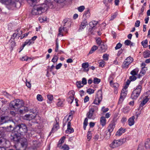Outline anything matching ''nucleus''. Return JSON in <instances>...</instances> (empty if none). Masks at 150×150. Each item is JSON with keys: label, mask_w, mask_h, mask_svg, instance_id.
Segmentation results:
<instances>
[{"label": "nucleus", "mask_w": 150, "mask_h": 150, "mask_svg": "<svg viewBox=\"0 0 150 150\" xmlns=\"http://www.w3.org/2000/svg\"><path fill=\"white\" fill-rule=\"evenodd\" d=\"M13 139L16 142H19L21 143V147L20 149L17 148L16 146L15 147L17 150H25L27 145V139L25 137L21 138V136H22L20 134H19L18 132H15L13 130Z\"/></svg>", "instance_id": "1"}, {"label": "nucleus", "mask_w": 150, "mask_h": 150, "mask_svg": "<svg viewBox=\"0 0 150 150\" xmlns=\"http://www.w3.org/2000/svg\"><path fill=\"white\" fill-rule=\"evenodd\" d=\"M15 132H18L24 137H28L27 132L28 129L26 125L24 124H19L16 125L13 129Z\"/></svg>", "instance_id": "2"}, {"label": "nucleus", "mask_w": 150, "mask_h": 150, "mask_svg": "<svg viewBox=\"0 0 150 150\" xmlns=\"http://www.w3.org/2000/svg\"><path fill=\"white\" fill-rule=\"evenodd\" d=\"M47 8V5L43 4L41 5L34 6L33 9L31 13L34 15L41 14L42 13L45 12Z\"/></svg>", "instance_id": "3"}, {"label": "nucleus", "mask_w": 150, "mask_h": 150, "mask_svg": "<svg viewBox=\"0 0 150 150\" xmlns=\"http://www.w3.org/2000/svg\"><path fill=\"white\" fill-rule=\"evenodd\" d=\"M16 2L12 1L11 0H0V1L2 3L5 4L7 6L9 9H13L15 8H19L21 5L19 0H15Z\"/></svg>", "instance_id": "4"}, {"label": "nucleus", "mask_w": 150, "mask_h": 150, "mask_svg": "<svg viewBox=\"0 0 150 150\" xmlns=\"http://www.w3.org/2000/svg\"><path fill=\"white\" fill-rule=\"evenodd\" d=\"M11 105L17 114L18 111L24 105V103L23 100L18 99L12 101Z\"/></svg>", "instance_id": "5"}, {"label": "nucleus", "mask_w": 150, "mask_h": 150, "mask_svg": "<svg viewBox=\"0 0 150 150\" xmlns=\"http://www.w3.org/2000/svg\"><path fill=\"white\" fill-rule=\"evenodd\" d=\"M142 89V86L138 85L133 91L131 97L132 99H136L139 96Z\"/></svg>", "instance_id": "6"}, {"label": "nucleus", "mask_w": 150, "mask_h": 150, "mask_svg": "<svg viewBox=\"0 0 150 150\" xmlns=\"http://www.w3.org/2000/svg\"><path fill=\"white\" fill-rule=\"evenodd\" d=\"M102 93L101 90H99L97 93L96 97L92 103L98 105L102 99Z\"/></svg>", "instance_id": "7"}, {"label": "nucleus", "mask_w": 150, "mask_h": 150, "mask_svg": "<svg viewBox=\"0 0 150 150\" xmlns=\"http://www.w3.org/2000/svg\"><path fill=\"white\" fill-rule=\"evenodd\" d=\"M133 60V58L130 56L127 57L122 64V68H128L129 65L132 62Z\"/></svg>", "instance_id": "8"}, {"label": "nucleus", "mask_w": 150, "mask_h": 150, "mask_svg": "<svg viewBox=\"0 0 150 150\" xmlns=\"http://www.w3.org/2000/svg\"><path fill=\"white\" fill-rule=\"evenodd\" d=\"M127 86H125L122 90L120 98L119 100V103L122 102L125 98L127 93Z\"/></svg>", "instance_id": "9"}, {"label": "nucleus", "mask_w": 150, "mask_h": 150, "mask_svg": "<svg viewBox=\"0 0 150 150\" xmlns=\"http://www.w3.org/2000/svg\"><path fill=\"white\" fill-rule=\"evenodd\" d=\"M115 127V123L114 122L111 123L109 125L108 127V132H107L106 134L108 135V136L106 137L105 136V137L107 139L109 138L111 134V132L114 129Z\"/></svg>", "instance_id": "10"}, {"label": "nucleus", "mask_w": 150, "mask_h": 150, "mask_svg": "<svg viewBox=\"0 0 150 150\" xmlns=\"http://www.w3.org/2000/svg\"><path fill=\"white\" fill-rule=\"evenodd\" d=\"M121 144L120 140H115L109 145V146L112 148H114L122 145Z\"/></svg>", "instance_id": "11"}, {"label": "nucleus", "mask_w": 150, "mask_h": 150, "mask_svg": "<svg viewBox=\"0 0 150 150\" xmlns=\"http://www.w3.org/2000/svg\"><path fill=\"white\" fill-rule=\"evenodd\" d=\"M36 114L35 113L26 114L23 117V118L24 120L30 121L34 119L36 117Z\"/></svg>", "instance_id": "12"}, {"label": "nucleus", "mask_w": 150, "mask_h": 150, "mask_svg": "<svg viewBox=\"0 0 150 150\" xmlns=\"http://www.w3.org/2000/svg\"><path fill=\"white\" fill-rule=\"evenodd\" d=\"M96 115L94 112L89 110L87 114V116L89 119L94 120L96 118Z\"/></svg>", "instance_id": "13"}, {"label": "nucleus", "mask_w": 150, "mask_h": 150, "mask_svg": "<svg viewBox=\"0 0 150 150\" xmlns=\"http://www.w3.org/2000/svg\"><path fill=\"white\" fill-rule=\"evenodd\" d=\"M99 46L100 47L99 50L102 53L105 52L107 49V46L104 42Z\"/></svg>", "instance_id": "14"}, {"label": "nucleus", "mask_w": 150, "mask_h": 150, "mask_svg": "<svg viewBox=\"0 0 150 150\" xmlns=\"http://www.w3.org/2000/svg\"><path fill=\"white\" fill-rule=\"evenodd\" d=\"M63 32H64V33H67V30L66 28L64 27L63 26L62 27H61L59 29V33L58 34V35H61L62 36H63Z\"/></svg>", "instance_id": "15"}, {"label": "nucleus", "mask_w": 150, "mask_h": 150, "mask_svg": "<svg viewBox=\"0 0 150 150\" xmlns=\"http://www.w3.org/2000/svg\"><path fill=\"white\" fill-rule=\"evenodd\" d=\"M74 131L73 128L71 127V123L69 121L68 122L67 124V129L66 131V132L67 133L70 134L73 132Z\"/></svg>", "instance_id": "16"}, {"label": "nucleus", "mask_w": 150, "mask_h": 150, "mask_svg": "<svg viewBox=\"0 0 150 150\" xmlns=\"http://www.w3.org/2000/svg\"><path fill=\"white\" fill-rule=\"evenodd\" d=\"M112 76H110L109 78V80H110V83L111 86L115 88H117L119 87V84L118 83H113L112 82Z\"/></svg>", "instance_id": "17"}, {"label": "nucleus", "mask_w": 150, "mask_h": 150, "mask_svg": "<svg viewBox=\"0 0 150 150\" xmlns=\"http://www.w3.org/2000/svg\"><path fill=\"white\" fill-rule=\"evenodd\" d=\"M22 107H23V109H20L18 111L17 114H22L28 111V107L24 106V105Z\"/></svg>", "instance_id": "18"}, {"label": "nucleus", "mask_w": 150, "mask_h": 150, "mask_svg": "<svg viewBox=\"0 0 150 150\" xmlns=\"http://www.w3.org/2000/svg\"><path fill=\"white\" fill-rule=\"evenodd\" d=\"M135 118V116H133L129 118L128 120V122L129 126H132L135 123L134 120Z\"/></svg>", "instance_id": "19"}, {"label": "nucleus", "mask_w": 150, "mask_h": 150, "mask_svg": "<svg viewBox=\"0 0 150 150\" xmlns=\"http://www.w3.org/2000/svg\"><path fill=\"white\" fill-rule=\"evenodd\" d=\"M98 110L97 106L94 105L93 103H92L89 107V110L94 112H97Z\"/></svg>", "instance_id": "20"}, {"label": "nucleus", "mask_w": 150, "mask_h": 150, "mask_svg": "<svg viewBox=\"0 0 150 150\" xmlns=\"http://www.w3.org/2000/svg\"><path fill=\"white\" fill-rule=\"evenodd\" d=\"M72 116L71 115H70L67 119L65 117L63 120V126L64 127L66 125L67 121H68V122L69 121L70 122V121L72 119Z\"/></svg>", "instance_id": "21"}, {"label": "nucleus", "mask_w": 150, "mask_h": 150, "mask_svg": "<svg viewBox=\"0 0 150 150\" xmlns=\"http://www.w3.org/2000/svg\"><path fill=\"white\" fill-rule=\"evenodd\" d=\"M147 70V68L146 67L142 68V69H141L139 74L138 75V78H140L141 76H143V75L144 74Z\"/></svg>", "instance_id": "22"}, {"label": "nucleus", "mask_w": 150, "mask_h": 150, "mask_svg": "<svg viewBox=\"0 0 150 150\" xmlns=\"http://www.w3.org/2000/svg\"><path fill=\"white\" fill-rule=\"evenodd\" d=\"M71 22L69 21L64 20L63 22L62 25L65 28L69 27H70Z\"/></svg>", "instance_id": "23"}, {"label": "nucleus", "mask_w": 150, "mask_h": 150, "mask_svg": "<svg viewBox=\"0 0 150 150\" xmlns=\"http://www.w3.org/2000/svg\"><path fill=\"white\" fill-rule=\"evenodd\" d=\"M125 132V129L122 128H120L116 132L115 135L117 136H121L123 133Z\"/></svg>", "instance_id": "24"}, {"label": "nucleus", "mask_w": 150, "mask_h": 150, "mask_svg": "<svg viewBox=\"0 0 150 150\" xmlns=\"http://www.w3.org/2000/svg\"><path fill=\"white\" fill-rule=\"evenodd\" d=\"M8 117L2 116L0 118V124L2 125L8 122Z\"/></svg>", "instance_id": "25"}, {"label": "nucleus", "mask_w": 150, "mask_h": 150, "mask_svg": "<svg viewBox=\"0 0 150 150\" xmlns=\"http://www.w3.org/2000/svg\"><path fill=\"white\" fill-rule=\"evenodd\" d=\"M139 71V69L138 68H136L131 71L130 74L132 75L137 76L138 77V73Z\"/></svg>", "instance_id": "26"}, {"label": "nucleus", "mask_w": 150, "mask_h": 150, "mask_svg": "<svg viewBox=\"0 0 150 150\" xmlns=\"http://www.w3.org/2000/svg\"><path fill=\"white\" fill-rule=\"evenodd\" d=\"M106 122L105 118L103 116L101 117L100 119V123L102 126H104L106 125Z\"/></svg>", "instance_id": "27"}, {"label": "nucleus", "mask_w": 150, "mask_h": 150, "mask_svg": "<svg viewBox=\"0 0 150 150\" xmlns=\"http://www.w3.org/2000/svg\"><path fill=\"white\" fill-rule=\"evenodd\" d=\"M87 25L88 23L87 21L86 20L83 21L81 22L79 29L82 30L84 29Z\"/></svg>", "instance_id": "28"}, {"label": "nucleus", "mask_w": 150, "mask_h": 150, "mask_svg": "<svg viewBox=\"0 0 150 150\" xmlns=\"http://www.w3.org/2000/svg\"><path fill=\"white\" fill-rule=\"evenodd\" d=\"M97 21H94L90 22L89 23V25L92 28V29H95L96 28L95 26L97 25Z\"/></svg>", "instance_id": "29"}, {"label": "nucleus", "mask_w": 150, "mask_h": 150, "mask_svg": "<svg viewBox=\"0 0 150 150\" xmlns=\"http://www.w3.org/2000/svg\"><path fill=\"white\" fill-rule=\"evenodd\" d=\"M89 66V64L88 62H85L83 63L82 64V67L84 69V71H88L89 70L88 69H86Z\"/></svg>", "instance_id": "30"}, {"label": "nucleus", "mask_w": 150, "mask_h": 150, "mask_svg": "<svg viewBox=\"0 0 150 150\" xmlns=\"http://www.w3.org/2000/svg\"><path fill=\"white\" fill-rule=\"evenodd\" d=\"M20 60L22 61H28L31 62L32 61V59L30 57H28L27 56H25L20 58Z\"/></svg>", "instance_id": "31"}, {"label": "nucleus", "mask_w": 150, "mask_h": 150, "mask_svg": "<svg viewBox=\"0 0 150 150\" xmlns=\"http://www.w3.org/2000/svg\"><path fill=\"white\" fill-rule=\"evenodd\" d=\"M34 43V42L33 41H32L31 40H27L24 42V44H23V47L26 45H30L31 44H33Z\"/></svg>", "instance_id": "32"}, {"label": "nucleus", "mask_w": 150, "mask_h": 150, "mask_svg": "<svg viewBox=\"0 0 150 150\" xmlns=\"http://www.w3.org/2000/svg\"><path fill=\"white\" fill-rule=\"evenodd\" d=\"M149 100V99L148 98V97L146 96V98L144 99L141 102L140 105V107H143L146 104V103L148 102Z\"/></svg>", "instance_id": "33"}, {"label": "nucleus", "mask_w": 150, "mask_h": 150, "mask_svg": "<svg viewBox=\"0 0 150 150\" xmlns=\"http://www.w3.org/2000/svg\"><path fill=\"white\" fill-rule=\"evenodd\" d=\"M18 37V38L20 37L21 35L22 34V31L20 28L17 29L15 31V33Z\"/></svg>", "instance_id": "34"}, {"label": "nucleus", "mask_w": 150, "mask_h": 150, "mask_svg": "<svg viewBox=\"0 0 150 150\" xmlns=\"http://www.w3.org/2000/svg\"><path fill=\"white\" fill-rule=\"evenodd\" d=\"M145 146L147 149L150 148V139H148L146 140L145 144Z\"/></svg>", "instance_id": "35"}, {"label": "nucleus", "mask_w": 150, "mask_h": 150, "mask_svg": "<svg viewBox=\"0 0 150 150\" xmlns=\"http://www.w3.org/2000/svg\"><path fill=\"white\" fill-rule=\"evenodd\" d=\"M143 56L145 58L149 57L150 56V51H145L143 53Z\"/></svg>", "instance_id": "36"}, {"label": "nucleus", "mask_w": 150, "mask_h": 150, "mask_svg": "<svg viewBox=\"0 0 150 150\" xmlns=\"http://www.w3.org/2000/svg\"><path fill=\"white\" fill-rule=\"evenodd\" d=\"M47 97L48 99L47 103H51L53 99V96L52 95H48L47 96Z\"/></svg>", "instance_id": "37"}, {"label": "nucleus", "mask_w": 150, "mask_h": 150, "mask_svg": "<svg viewBox=\"0 0 150 150\" xmlns=\"http://www.w3.org/2000/svg\"><path fill=\"white\" fill-rule=\"evenodd\" d=\"M141 44L144 47H146L148 45V40L146 39L141 42Z\"/></svg>", "instance_id": "38"}, {"label": "nucleus", "mask_w": 150, "mask_h": 150, "mask_svg": "<svg viewBox=\"0 0 150 150\" xmlns=\"http://www.w3.org/2000/svg\"><path fill=\"white\" fill-rule=\"evenodd\" d=\"M98 49V47L96 45H94L92 47L91 50L89 52V54H92L97 49Z\"/></svg>", "instance_id": "39"}, {"label": "nucleus", "mask_w": 150, "mask_h": 150, "mask_svg": "<svg viewBox=\"0 0 150 150\" xmlns=\"http://www.w3.org/2000/svg\"><path fill=\"white\" fill-rule=\"evenodd\" d=\"M59 128V126L58 123L57 122L53 126L52 129V131L54 130H56Z\"/></svg>", "instance_id": "40"}, {"label": "nucleus", "mask_w": 150, "mask_h": 150, "mask_svg": "<svg viewBox=\"0 0 150 150\" xmlns=\"http://www.w3.org/2000/svg\"><path fill=\"white\" fill-rule=\"evenodd\" d=\"M100 82V79L96 77L94 78L93 82L95 84H98Z\"/></svg>", "instance_id": "41"}, {"label": "nucleus", "mask_w": 150, "mask_h": 150, "mask_svg": "<svg viewBox=\"0 0 150 150\" xmlns=\"http://www.w3.org/2000/svg\"><path fill=\"white\" fill-rule=\"evenodd\" d=\"M9 42L10 43V46L12 47H13L15 46L16 43L14 40H12V39H10L9 40Z\"/></svg>", "instance_id": "42"}, {"label": "nucleus", "mask_w": 150, "mask_h": 150, "mask_svg": "<svg viewBox=\"0 0 150 150\" xmlns=\"http://www.w3.org/2000/svg\"><path fill=\"white\" fill-rule=\"evenodd\" d=\"M64 100H61L60 99H58V102L57 103V105L59 106H63V103Z\"/></svg>", "instance_id": "43"}, {"label": "nucleus", "mask_w": 150, "mask_h": 150, "mask_svg": "<svg viewBox=\"0 0 150 150\" xmlns=\"http://www.w3.org/2000/svg\"><path fill=\"white\" fill-rule=\"evenodd\" d=\"M74 97H73L72 96H70L67 99V100L69 103H71L74 99Z\"/></svg>", "instance_id": "44"}, {"label": "nucleus", "mask_w": 150, "mask_h": 150, "mask_svg": "<svg viewBox=\"0 0 150 150\" xmlns=\"http://www.w3.org/2000/svg\"><path fill=\"white\" fill-rule=\"evenodd\" d=\"M37 99L39 101H42L43 100V98L40 94H38L37 96Z\"/></svg>", "instance_id": "45"}, {"label": "nucleus", "mask_w": 150, "mask_h": 150, "mask_svg": "<svg viewBox=\"0 0 150 150\" xmlns=\"http://www.w3.org/2000/svg\"><path fill=\"white\" fill-rule=\"evenodd\" d=\"M88 124V119L87 118H85L84 122H83V128L84 130L86 129V127L87 125Z\"/></svg>", "instance_id": "46"}, {"label": "nucleus", "mask_w": 150, "mask_h": 150, "mask_svg": "<svg viewBox=\"0 0 150 150\" xmlns=\"http://www.w3.org/2000/svg\"><path fill=\"white\" fill-rule=\"evenodd\" d=\"M96 42L97 44L98 45H101L102 43H103L104 42L101 40L100 38H98L96 40Z\"/></svg>", "instance_id": "47"}, {"label": "nucleus", "mask_w": 150, "mask_h": 150, "mask_svg": "<svg viewBox=\"0 0 150 150\" xmlns=\"http://www.w3.org/2000/svg\"><path fill=\"white\" fill-rule=\"evenodd\" d=\"M76 85L77 87L79 88H80L82 87L83 85L81 83V81H77L76 82Z\"/></svg>", "instance_id": "48"}, {"label": "nucleus", "mask_w": 150, "mask_h": 150, "mask_svg": "<svg viewBox=\"0 0 150 150\" xmlns=\"http://www.w3.org/2000/svg\"><path fill=\"white\" fill-rule=\"evenodd\" d=\"M61 149H62L64 150H69V148L67 145L65 144L61 147Z\"/></svg>", "instance_id": "49"}, {"label": "nucleus", "mask_w": 150, "mask_h": 150, "mask_svg": "<svg viewBox=\"0 0 150 150\" xmlns=\"http://www.w3.org/2000/svg\"><path fill=\"white\" fill-rule=\"evenodd\" d=\"M94 90L93 89L89 88L87 90L86 92L89 94H92L94 93Z\"/></svg>", "instance_id": "50"}, {"label": "nucleus", "mask_w": 150, "mask_h": 150, "mask_svg": "<svg viewBox=\"0 0 150 150\" xmlns=\"http://www.w3.org/2000/svg\"><path fill=\"white\" fill-rule=\"evenodd\" d=\"M85 7L83 6H81L78 8V10L79 12H82L84 9Z\"/></svg>", "instance_id": "51"}, {"label": "nucleus", "mask_w": 150, "mask_h": 150, "mask_svg": "<svg viewBox=\"0 0 150 150\" xmlns=\"http://www.w3.org/2000/svg\"><path fill=\"white\" fill-rule=\"evenodd\" d=\"M137 78L136 76L134 75L130 76L129 79L131 81H133L136 80Z\"/></svg>", "instance_id": "52"}, {"label": "nucleus", "mask_w": 150, "mask_h": 150, "mask_svg": "<svg viewBox=\"0 0 150 150\" xmlns=\"http://www.w3.org/2000/svg\"><path fill=\"white\" fill-rule=\"evenodd\" d=\"M58 59V57L56 56H54L52 60V61L54 63L56 62Z\"/></svg>", "instance_id": "53"}, {"label": "nucleus", "mask_w": 150, "mask_h": 150, "mask_svg": "<svg viewBox=\"0 0 150 150\" xmlns=\"http://www.w3.org/2000/svg\"><path fill=\"white\" fill-rule=\"evenodd\" d=\"M109 55L107 54H104L103 56V58L104 60L107 61L108 59Z\"/></svg>", "instance_id": "54"}, {"label": "nucleus", "mask_w": 150, "mask_h": 150, "mask_svg": "<svg viewBox=\"0 0 150 150\" xmlns=\"http://www.w3.org/2000/svg\"><path fill=\"white\" fill-rule=\"evenodd\" d=\"M122 46V44L120 43H119L117 44L116 46L115 47V49L116 50H118L121 48Z\"/></svg>", "instance_id": "55"}, {"label": "nucleus", "mask_w": 150, "mask_h": 150, "mask_svg": "<svg viewBox=\"0 0 150 150\" xmlns=\"http://www.w3.org/2000/svg\"><path fill=\"white\" fill-rule=\"evenodd\" d=\"M57 39L56 40V47L55 50V51L56 52H57L58 51V48H59V43L57 42Z\"/></svg>", "instance_id": "56"}, {"label": "nucleus", "mask_w": 150, "mask_h": 150, "mask_svg": "<svg viewBox=\"0 0 150 150\" xmlns=\"http://www.w3.org/2000/svg\"><path fill=\"white\" fill-rule=\"evenodd\" d=\"M82 84H83V85L86 84L87 80L85 78H83L82 79Z\"/></svg>", "instance_id": "57"}, {"label": "nucleus", "mask_w": 150, "mask_h": 150, "mask_svg": "<svg viewBox=\"0 0 150 150\" xmlns=\"http://www.w3.org/2000/svg\"><path fill=\"white\" fill-rule=\"evenodd\" d=\"M91 138V133L90 131H88V132L87 139L89 140Z\"/></svg>", "instance_id": "58"}, {"label": "nucleus", "mask_w": 150, "mask_h": 150, "mask_svg": "<svg viewBox=\"0 0 150 150\" xmlns=\"http://www.w3.org/2000/svg\"><path fill=\"white\" fill-rule=\"evenodd\" d=\"M131 43V42L129 40H126L125 42V44L126 45H129Z\"/></svg>", "instance_id": "59"}, {"label": "nucleus", "mask_w": 150, "mask_h": 150, "mask_svg": "<svg viewBox=\"0 0 150 150\" xmlns=\"http://www.w3.org/2000/svg\"><path fill=\"white\" fill-rule=\"evenodd\" d=\"M65 139V136H63L60 140L59 142L61 144H62L64 142Z\"/></svg>", "instance_id": "60"}, {"label": "nucleus", "mask_w": 150, "mask_h": 150, "mask_svg": "<svg viewBox=\"0 0 150 150\" xmlns=\"http://www.w3.org/2000/svg\"><path fill=\"white\" fill-rule=\"evenodd\" d=\"M99 64L100 67H103L105 64V62L103 60H102L100 62H99Z\"/></svg>", "instance_id": "61"}, {"label": "nucleus", "mask_w": 150, "mask_h": 150, "mask_svg": "<svg viewBox=\"0 0 150 150\" xmlns=\"http://www.w3.org/2000/svg\"><path fill=\"white\" fill-rule=\"evenodd\" d=\"M38 142L36 141H33V144L34 147H36L38 146Z\"/></svg>", "instance_id": "62"}, {"label": "nucleus", "mask_w": 150, "mask_h": 150, "mask_svg": "<svg viewBox=\"0 0 150 150\" xmlns=\"http://www.w3.org/2000/svg\"><path fill=\"white\" fill-rule=\"evenodd\" d=\"M140 23V21L139 20L136 21L135 24V26L136 27H138L139 26Z\"/></svg>", "instance_id": "63"}, {"label": "nucleus", "mask_w": 150, "mask_h": 150, "mask_svg": "<svg viewBox=\"0 0 150 150\" xmlns=\"http://www.w3.org/2000/svg\"><path fill=\"white\" fill-rule=\"evenodd\" d=\"M108 110L109 109L108 108H105L104 107H102V110L104 112H107Z\"/></svg>", "instance_id": "64"}]
</instances>
